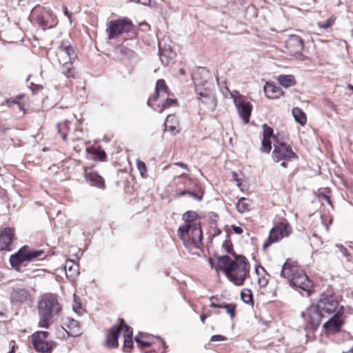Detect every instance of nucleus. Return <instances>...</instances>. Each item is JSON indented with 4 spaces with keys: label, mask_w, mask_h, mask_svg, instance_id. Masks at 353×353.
I'll use <instances>...</instances> for the list:
<instances>
[{
    "label": "nucleus",
    "mask_w": 353,
    "mask_h": 353,
    "mask_svg": "<svg viewBox=\"0 0 353 353\" xmlns=\"http://www.w3.org/2000/svg\"><path fill=\"white\" fill-rule=\"evenodd\" d=\"M216 272L223 271L228 280L237 286L243 285L249 274L250 265L246 258L234 253V259L225 254L219 257Z\"/></svg>",
    "instance_id": "obj_1"
},
{
    "label": "nucleus",
    "mask_w": 353,
    "mask_h": 353,
    "mask_svg": "<svg viewBox=\"0 0 353 353\" xmlns=\"http://www.w3.org/2000/svg\"><path fill=\"white\" fill-rule=\"evenodd\" d=\"M62 311L57 296L54 294L43 295L38 301V327L49 328L59 318Z\"/></svg>",
    "instance_id": "obj_2"
},
{
    "label": "nucleus",
    "mask_w": 353,
    "mask_h": 353,
    "mask_svg": "<svg viewBox=\"0 0 353 353\" xmlns=\"http://www.w3.org/2000/svg\"><path fill=\"white\" fill-rule=\"evenodd\" d=\"M281 276L288 279L296 288L308 291L312 286V282L309 279L296 261L288 259L283 265Z\"/></svg>",
    "instance_id": "obj_3"
},
{
    "label": "nucleus",
    "mask_w": 353,
    "mask_h": 353,
    "mask_svg": "<svg viewBox=\"0 0 353 353\" xmlns=\"http://www.w3.org/2000/svg\"><path fill=\"white\" fill-rule=\"evenodd\" d=\"M56 56L59 63L61 65L60 70L67 78H74V71L72 65V60L76 58L72 47L68 42H62L57 50Z\"/></svg>",
    "instance_id": "obj_4"
},
{
    "label": "nucleus",
    "mask_w": 353,
    "mask_h": 353,
    "mask_svg": "<svg viewBox=\"0 0 353 353\" xmlns=\"http://www.w3.org/2000/svg\"><path fill=\"white\" fill-rule=\"evenodd\" d=\"M177 234L188 248L199 247L203 239L201 223L182 225L179 228Z\"/></svg>",
    "instance_id": "obj_5"
},
{
    "label": "nucleus",
    "mask_w": 353,
    "mask_h": 353,
    "mask_svg": "<svg viewBox=\"0 0 353 353\" xmlns=\"http://www.w3.org/2000/svg\"><path fill=\"white\" fill-rule=\"evenodd\" d=\"M43 254L44 252L41 250H34L25 245L10 256V263L14 269L19 271L22 264L28 261H32Z\"/></svg>",
    "instance_id": "obj_6"
},
{
    "label": "nucleus",
    "mask_w": 353,
    "mask_h": 353,
    "mask_svg": "<svg viewBox=\"0 0 353 353\" xmlns=\"http://www.w3.org/2000/svg\"><path fill=\"white\" fill-rule=\"evenodd\" d=\"M316 305L323 316L326 314H335L339 311V301L334 292L331 290L322 292Z\"/></svg>",
    "instance_id": "obj_7"
},
{
    "label": "nucleus",
    "mask_w": 353,
    "mask_h": 353,
    "mask_svg": "<svg viewBox=\"0 0 353 353\" xmlns=\"http://www.w3.org/2000/svg\"><path fill=\"white\" fill-rule=\"evenodd\" d=\"M132 21L127 19H119L110 21L107 23L106 32L109 40L115 39L123 32H129L132 30Z\"/></svg>",
    "instance_id": "obj_8"
},
{
    "label": "nucleus",
    "mask_w": 353,
    "mask_h": 353,
    "mask_svg": "<svg viewBox=\"0 0 353 353\" xmlns=\"http://www.w3.org/2000/svg\"><path fill=\"white\" fill-rule=\"evenodd\" d=\"M32 21L39 26L46 28H52L56 23V18L49 10L40 6L34 7L30 14Z\"/></svg>",
    "instance_id": "obj_9"
},
{
    "label": "nucleus",
    "mask_w": 353,
    "mask_h": 353,
    "mask_svg": "<svg viewBox=\"0 0 353 353\" xmlns=\"http://www.w3.org/2000/svg\"><path fill=\"white\" fill-rule=\"evenodd\" d=\"M49 333L46 331H37L32 335L34 349L39 353H51L54 346L52 341H46Z\"/></svg>",
    "instance_id": "obj_10"
},
{
    "label": "nucleus",
    "mask_w": 353,
    "mask_h": 353,
    "mask_svg": "<svg viewBox=\"0 0 353 353\" xmlns=\"http://www.w3.org/2000/svg\"><path fill=\"white\" fill-rule=\"evenodd\" d=\"M301 316L306 323L305 327L310 330L316 329L322 318L324 317L316 304L307 307L304 312H302Z\"/></svg>",
    "instance_id": "obj_11"
},
{
    "label": "nucleus",
    "mask_w": 353,
    "mask_h": 353,
    "mask_svg": "<svg viewBox=\"0 0 353 353\" xmlns=\"http://www.w3.org/2000/svg\"><path fill=\"white\" fill-rule=\"evenodd\" d=\"M291 232L290 227L286 223H281L271 229L268 239L264 241L263 247L266 249L273 243L277 242Z\"/></svg>",
    "instance_id": "obj_12"
},
{
    "label": "nucleus",
    "mask_w": 353,
    "mask_h": 353,
    "mask_svg": "<svg viewBox=\"0 0 353 353\" xmlns=\"http://www.w3.org/2000/svg\"><path fill=\"white\" fill-rule=\"evenodd\" d=\"M285 48L289 53L296 59L303 60L304 56L303 51L304 49L303 41L298 35H290L285 41Z\"/></svg>",
    "instance_id": "obj_13"
},
{
    "label": "nucleus",
    "mask_w": 353,
    "mask_h": 353,
    "mask_svg": "<svg viewBox=\"0 0 353 353\" xmlns=\"http://www.w3.org/2000/svg\"><path fill=\"white\" fill-rule=\"evenodd\" d=\"M272 157L276 161L290 160L296 157L290 145L279 141H276L274 144Z\"/></svg>",
    "instance_id": "obj_14"
},
{
    "label": "nucleus",
    "mask_w": 353,
    "mask_h": 353,
    "mask_svg": "<svg viewBox=\"0 0 353 353\" xmlns=\"http://www.w3.org/2000/svg\"><path fill=\"white\" fill-rule=\"evenodd\" d=\"M343 323V312L338 311L332 318L323 324V328L327 334H334L341 331Z\"/></svg>",
    "instance_id": "obj_15"
},
{
    "label": "nucleus",
    "mask_w": 353,
    "mask_h": 353,
    "mask_svg": "<svg viewBox=\"0 0 353 353\" xmlns=\"http://www.w3.org/2000/svg\"><path fill=\"white\" fill-rule=\"evenodd\" d=\"M234 103L239 117L243 120L244 123H249L252 110L251 103L237 97H234Z\"/></svg>",
    "instance_id": "obj_16"
},
{
    "label": "nucleus",
    "mask_w": 353,
    "mask_h": 353,
    "mask_svg": "<svg viewBox=\"0 0 353 353\" xmlns=\"http://www.w3.org/2000/svg\"><path fill=\"white\" fill-rule=\"evenodd\" d=\"M196 87L202 85L205 89H208L212 85V77L210 72L202 68L198 73L192 77Z\"/></svg>",
    "instance_id": "obj_17"
},
{
    "label": "nucleus",
    "mask_w": 353,
    "mask_h": 353,
    "mask_svg": "<svg viewBox=\"0 0 353 353\" xmlns=\"http://www.w3.org/2000/svg\"><path fill=\"white\" fill-rule=\"evenodd\" d=\"M14 236L13 230L10 228H5L0 234V250H10Z\"/></svg>",
    "instance_id": "obj_18"
},
{
    "label": "nucleus",
    "mask_w": 353,
    "mask_h": 353,
    "mask_svg": "<svg viewBox=\"0 0 353 353\" xmlns=\"http://www.w3.org/2000/svg\"><path fill=\"white\" fill-rule=\"evenodd\" d=\"M86 181L92 186L104 189L105 183L103 179L97 172H92L88 169H85L84 172Z\"/></svg>",
    "instance_id": "obj_19"
},
{
    "label": "nucleus",
    "mask_w": 353,
    "mask_h": 353,
    "mask_svg": "<svg viewBox=\"0 0 353 353\" xmlns=\"http://www.w3.org/2000/svg\"><path fill=\"white\" fill-rule=\"evenodd\" d=\"M57 129L59 133L61 134L63 140L66 141L68 135L70 134L72 135L71 139H78L80 138V136L81 134V131L75 130L73 133L70 132V128L68 125V121H65L63 123H57Z\"/></svg>",
    "instance_id": "obj_20"
},
{
    "label": "nucleus",
    "mask_w": 353,
    "mask_h": 353,
    "mask_svg": "<svg viewBox=\"0 0 353 353\" xmlns=\"http://www.w3.org/2000/svg\"><path fill=\"white\" fill-rule=\"evenodd\" d=\"M121 331V326H113L108 332L106 345L108 347L111 348H115L118 347V336L119 332Z\"/></svg>",
    "instance_id": "obj_21"
},
{
    "label": "nucleus",
    "mask_w": 353,
    "mask_h": 353,
    "mask_svg": "<svg viewBox=\"0 0 353 353\" xmlns=\"http://www.w3.org/2000/svg\"><path fill=\"white\" fill-rule=\"evenodd\" d=\"M265 96L269 99H279L283 94L281 88L272 83L267 82L263 87Z\"/></svg>",
    "instance_id": "obj_22"
},
{
    "label": "nucleus",
    "mask_w": 353,
    "mask_h": 353,
    "mask_svg": "<svg viewBox=\"0 0 353 353\" xmlns=\"http://www.w3.org/2000/svg\"><path fill=\"white\" fill-rule=\"evenodd\" d=\"M63 269L67 278L71 280L74 279L79 274V265L72 260H66L63 265Z\"/></svg>",
    "instance_id": "obj_23"
},
{
    "label": "nucleus",
    "mask_w": 353,
    "mask_h": 353,
    "mask_svg": "<svg viewBox=\"0 0 353 353\" xmlns=\"http://www.w3.org/2000/svg\"><path fill=\"white\" fill-rule=\"evenodd\" d=\"M159 52L160 60L163 65H168L174 56V53L171 50L170 48L163 49L161 44L159 46Z\"/></svg>",
    "instance_id": "obj_24"
},
{
    "label": "nucleus",
    "mask_w": 353,
    "mask_h": 353,
    "mask_svg": "<svg viewBox=\"0 0 353 353\" xmlns=\"http://www.w3.org/2000/svg\"><path fill=\"white\" fill-rule=\"evenodd\" d=\"M29 293L27 290L23 288L14 289L11 294L12 301L23 303L29 299Z\"/></svg>",
    "instance_id": "obj_25"
},
{
    "label": "nucleus",
    "mask_w": 353,
    "mask_h": 353,
    "mask_svg": "<svg viewBox=\"0 0 353 353\" xmlns=\"http://www.w3.org/2000/svg\"><path fill=\"white\" fill-rule=\"evenodd\" d=\"M277 80L280 85L285 88L290 87L296 83L295 79L293 75L281 74L277 77Z\"/></svg>",
    "instance_id": "obj_26"
},
{
    "label": "nucleus",
    "mask_w": 353,
    "mask_h": 353,
    "mask_svg": "<svg viewBox=\"0 0 353 353\" xmlns=\"http://www.w3.org/2000/svg\"><path fill=\"white\" fill-rule=\"evenodd\" d=\"M250 201L249 199L241 197L239 199L236 204V210L240 213H244L250 210Z\"/></svg>",
    "instance_id": "obj_27"
},
{
    "label": "nucleus",
    "mask_w": 353,
    "mask_h": 353,
    "mask_svg": "<svg viewBox=\"0 0 353 353\" xmlns=\"http://www.w3.org/2000/svg\"><path fill=\"white\" fill-rule=\"evenodd\" d=\"M199 214L194 211H187L183 215V220L185 222V224L190 223H201L197 221Z\"/></svg>",
    "instance_id": "obj_28"
},
{
    "label": "nucleus",
    "mask_w": 353,
    "mask_h": 353,
    "mask_svg": "<svg viewBox=\"0 0 353 353\" xmlns=\"http://www.w3.org/2000/svg\"><path fill=\"white\" fill-rule=\"evenodd\" d=\"M210 307L216 308H225L226 312L228 313L232 319L235 316V306L233 305H229L227 303L214 304L211 300Z\"/></svg>",
    "instance_id": "obj_29"
},
{
    "label": "nucleus",
    "mask_w": 353,
    "mask_h": 353,
    "mask_svg": "<svg viewBox=\"0 0 353 353\" xmlns=\"http://www.w3.org/2000/svg\"><path fill=\"white\" fill-rule=\"evenodd\" d=\"M292 114L294 117V119L301 125H304L306 123V115L300 108H294L292 109Z\"/></svg>",
    "instance_id": "obj_30"
},
{
    "label": "nucleus",
    "mask_w": 353,
    "mask_h": 353,
    "mask_svg": "<svg viewBox=\"0 0 353 353\" xmlns=\"http://www.w3.org/2000/svg\"><path fill=\"white\" fill-rule=\"evenodd\" d=\"M22 97H17L14 99H8L6 100V105L10 107L14 108V106L16 105L17 109L20 111H22L23 113L25 112L24 105L21 102V99Z\"/></svg>",
    "instance_id": "obj_31"
},
{
    "label": "nucleus",
    "mask_w": 353,
    "mask_h": 353,
    "mask_svg": "<svg viewBox=\"0 0 353 353\" xmlns=\"http://www.w3.org/2000/svg\"><path fill=\"white\" fill-rule=\"evenodd\" d=\"M176 99L166 98L161 105H158L156 108H154V110L162 112L164 109L170 106H176Z\"/></svg>",
    "instance_id": "obj_32"
},
{
    "label": "nucleus",
    "mask_w": 353,
    "mask_h": 353,
    "mask_svg": "<svg viewBox=\"0 0 353 353\" xmlns=\"http://www.w3.org/2000/svg\"><path fill=\"white\" fill-rule=\"evenodd\" d=\"M242 301L247 304H253L252 292L248 289H245L241 294Z\"/></svg>",
    "instance_id": "obj_33"
},
{
    "label": "nucleus",
    "mask_w": 353,
    "mask_h": 353,
    "mask_svg": "<svg viewBox=\"0 0 353 353\" xmlns=\"http://www.w3.org/2000/svg\"><path fill=\"white\" fill-rule=\"evenodd\" d=\"M136 164H137V168L141 177L144 178V179L146 178L147 168H146L145 163L143 161H141L140 159H137Z\"/></svg>",
    "instance_id": "obj_34"
},
{
    "label": "nucleus",
    "mask_w": 353,
    "mask_h": 353,
    "mask_svg": "<svg viewBox=\"0 0 353 353\" xmlns=\"http://www.w3.org/2000/svg\"><path fill=\"white\" fill-rule=\"evenodd\" d=\"M168 87L163 79H159L156 83L155 90L156 91L160 92L164 95L167 94Z\"/></svg>",
    "instance_id": "obj_35"
},
{
    "label": "nucleus",
    "mask_w": 353,
    "mask_h": 353,
    "mask_svg": "<svg viewBox=\"0 0 353 353\" xmlns=\"http://www.w3.org/2000/svg\"><path fill=\"white\" fill-rule=\"evenodd\" d=\"M232 243L230 239H226L222 244V249L228 254H230L234 256V252L232 249Z\"/></svg>",
    "instance_id": "obj_36"
},
{
    "label": "nucleus",
    "mask_w": 353,
    "mask_h": 353,
    "mask_svg": "<svg viewBox=\"0 0 353 353\" xmlns=\"http://www.w3.org/2000/svg\"><path fill=\"white\" fill-rule=\"evenodd\" d=\"M272 149L270 139L263 138L261 150L263 152L269 153Z\"/></svg>",
    "instance_id": "obj_37"
},
{
    "label": "nucleus",
    "mask_w": 353,
    "mask_h": 353,
    "mask_svg": "<svg viewBox=\"0 0 353 353\" xmlns=\"http://www.w3.org/2000/svg\"><path fill=\"white\" fill-rule=\"evenodd\" d=\"M335 19H336V17H331L330 19H328L325 22H319L318 26L323 29H327L334 24Z\"/></svg>",
    "instance_id": "obj_38"
},
{
    "label": "nucleus",
    "mask_w": 353,
    "mask_h": 353,
    "mask_svg": "<svg viewBox=\"0 0 353 353\" xmlns=\"http://www.w3.org/2000/svg\"><path fill=\"white\" fill-rule=\"evenodd\" d=\"M263 138H264V139H270V138L272 137H273L272 128L269 127L267 124L265 123L263 125Z\"/></svg>",
    "instance_id": "obj_39"
},
{
    "label": "nucleus",
    "mask_w": 353,
    "mask_h": 353,
    "mask_svg": "<svg viewBox=\"0 0 353 353\" xmlns=\"http://www.w3.org/2000/svg\"><path fill=\"white\" fill-rule=\"evenodd\" d=\"M121 324L119 326L121 327V330H124V334L123 335H128V336H132V329L125 324L124 320L123 319H120Z\"/></svg>",
    "instance_id": "obj_40"
},
{
    "label": "nucleus",
    "mask_w": 353,
    "mask_h": 353,
    "mask_svg": "<svg viewBox=\"0 0 353 353\" xmlns=\"http://www.w3.org/2000/svg\"><path fill=\"white\" fill-rule=\"evenodd\" d=\"M165 95H164L163 94H162L161 92H158V91H156L154 92V93L153 94L152 97L151 98H149V99L148 100V105L152 108L154 109V107L153 105H152L151 102L152 101H157L158 98L159 97H164Z\"/></svg>",
    "instance_id": "obj_41"
},
{
    "label": "nucleus",
    "mask_w": 353,
    "mask_h": 353,
    "mask_svg": "<svg viewBox=\"0 0 353 353\" xmlns=\"http://www.w3.org/2000/svg\"><path fill=\"white\" fill-rule=\"evenodd\" d=\"M124 341L123 345L125 347L130 348L133 345L132 336L123 335Z\"/></svg>",
    "instance_id": "obj_42"
},
{
    "label": "nucleus",
    "mask_w": 353,
    "mask_h": 353,
    "mask_svg": "<svg viewBox=\"0 0 353 353\" xmlns=\"http://www.w3.org/2000/svg\"><path fill=\"white\" fill-rule=\"evenodd\" d=\"M134 341L137 343L141 347H147L150 346V343L148 341H142L139 336H136L134 338Z\"/></svg>",
    "instance_id": "obj_43"
},
{
    "label": "nucleus",
    "mask_w": 353,
    "mask_h": 353,
    "mask_svg": "<svg viewBox=\"0 0 353 353\" xmlns=\"http://www.w3.org/2000/svg\"><path fill=\"white\" fill-rule=\"evenodd\" d=\"M186 194H189L190 196L193 197L194 199H195L198 201H200L202 199V196H199L196 194H195L194 192H192L190 190H184V191L180 192V195H185Z\"/></svg>",
    "instance_id": "obj_44"
},
{
    "label": "nucleus",
    "mask_w": 353,
    "mask_h": 353,
    "mask_svg": "<svg viewBox=\"0 0 353 353\" xmlns=\"http://www.w3.org/2000/svg\"><path fill=\"white\" fill-rule=\"evenodd\" d=\"M174 119H175V117L174 115H171V114L168 115V117L165 119V123H164L165 130H167L168 128V125L170 123V125L174 124Z\"/></svg>",
    "instance_id": "obj_45"
},
{
    "label": "nucleus",
    "mask_w": 353,
    "mask_h": 353,
    "mask_svg": "<svg viewBox=\"0 0 353 353\" xmlns=\"http://www.w3.org/2000/svg\"><path fill=\"white\" fill-rule=\"evenodd\" d=\"M226 340V338L224 336L222 335H213L211 337L210 341L215 342V341H223Z\"/></svg>",
    "instance_id": "obj_46"
},
{
    "label": "nucleus",
    "mask_w": 353,
    "mask_h": 353,
    "mask_svg": "<svg viewBox=\"0 0 353 353\" xmlns=\"http://www.w3.org/2000/svg\"><path fill=\"white\" fill-rule=\"evenodd\" d=\"M336 247L339 248V251L341 254L344 256H346L347 258L348 254L347 252V250L345 247H343L342 245H337Z\"/></svg>",
    "instance_id": "obj_47"
},
{
    "label": "nucleus",
    "mask_w": 353,
    "mask_h": 353,
    "mask_svg": "<svg viewBox=\"0 0 353 353\" xmlns=\"http://www.w3.org/2000/svg\"><path fill=\"white\" fill-rule=\"evenodd\" d=\"M268 279L265 277L258 279V283L261 287H265L268 284Z\"/></svg>",
    "instance_id": "obj_48"
},
{
    "label": "nucleus",
    "mask_w": 353,
    "mask_h": 353,
    "mask_svg": "<svg viewBox=\"0 0 353 353\" xmlns=\"http://www.w3.org/2000/svg\"><path fill=\"white\" fill-rule=\"evenodd\" d=\"M232 229L236 234H241L243 233V229L239 226L232 225Z\"/></svg>",
    "instance_id": "obj_49"
},
{
    "label": "nucleus",
    "mask_w": 353,
    "mask_h": 353,
    "mask_svg": "<svg viewBox=\"0 0 353 353\" xmlns=\"http://www.w3.org/2000/svg\"><path fill=\"white\" fill-rule=\"evenodd\" d=\"M173 165H178V166H180L181 168L186 170H188V167L186 164L183 163H181V162H177V163H174Z\"/></svg>",
    "instance_id": "obj_50"
},
{
    "label": "nucleus",
    "mask_w": 353,
    "mask_h": 353,
    "mask_svg": "<svg viewBox=\"0 0 353 353\" xmlns=\"http://www.w3.org/2000/svg\"><path fill=\"white\" fill-rule=\"evenodd\" d=\"M168 128L170 132L172 133L173 134H175L176 132H179V130H176V127L174 125H168Z\"/></svg>",
    "instance_id": "obj_51"
},
{
    "label": "nucleus",
    "mask_w": 353,
    "mask_h": 353,
    "mask_svg": "<svg viewBox=\"0 0 353 353\" xmlns=\"http://www.w3.org/2000/svg\"><path fill=\"white\" fill-rule=\"evenodd\" d=\"M63 12L65 16L68 17V19L70 21L71 14L69 13L68 8L66 6L63 7Z\"/></svg>",
    "instance_id": "obj_52"
},
{
    "label": "nucleus",
    "mask_w": 353,
    "mask_h": 353,
    "mask_svg": "<svg viewBox=\"0 0 353 353\" xmlns=\"http://www.w3.org/2000/svg\"><path fill=\"white\" fill-rule=\"evenodd\" d=\"M69 323H70V324L68 325V327H70V326L71 327H76L77 325V323H78L77 321H74L73 319L70 320Z\"/></svg>",
    "instance_id": "obj_53"
},
{
    "label": "nucleus",
    "mask_w": 353,
    "mask_h": 353,
    "mask_svg": "<svg viewBox=\"0 0 353 353\" xmlns=\"http://www.w3.org/2000/svg\"><path fill=\"white\" fill-rule=\"evenodd\" d=\"M199 95L201 97H203L206 99H210V96L208 94L205 93V92H200L199 93Z\"/></svg>",
    "instance_id": "obj_54"
},
{
    "label": "nucleus",
    "mask_w": 353,
    "mask_h": 353,
    "mask_svg": "<svg viewBox=\"0 0 353 353\" xmlns=\"http://www.w3.org/2000/svg\"><path fill=\"white\" fill-rule=\"evenodd\" d=\"M99 156L101 157V158H104L106 157V154L105 152L102 150V151H100L99 153Z\"/></svg>",
    "instance_id": "obj_55"
},
{
    "label": "nucleus",
    "mask_w": 353,
    "mask_h": 353,
    "mask_svg": "<svg viewBox=\"0 0 353 353\" xmlns=\"http://www.w3.org/2000/svg\"><path fill=\"white\" fill-rule=\"evenodd\" d=\"M209 263L210 264L212 268H214L215 269L218 266V264L216 265H214V263L212 261V259H209Z\"/></svg>",
    "instance_id": "obj_56"
},
{
    "label": "nucleus",
    "mask_w": 353,
    "mask_h": 353,
    "mask_svg": "<svg viewBox=\"0 0 353 353\" xmlns=\"http://www.w3.org/2000/svg\"><path fill=\"white\" fill-rule=\"evenodd\" d=\"M200 319H201V321H202L203 323H204V322H205V319H206V316H205V315H204V314H202V315H201Z\"/></svg>",
    "instance_id": "obj_57"
},
{
    "label": "nucleus",
    "mask_w": 353,
    "mask_h": 353,
    "mask_svg": "<svg viewBox=\"0 0 353 353\" xmlns=\"http://www.w3.org/2000/svg\"><path fill=\"white\" fill-rule=\"evenodd\" d=\"M347 88L349 90H352V91L353 92V85H352V84L348 83V84L347 85Z\"/></svg>",
    "instance_id": "obj_58"
},
{
    "label": "nucleus",
    "mask_w": 353,
    "mask_h": 353,
    "mask_svg": "<svg viewBox=\"0 0 353 353\" xmlns=\"http://www.w3.org/2000/svg\"><path fill=\"white\" fill-rule=\"evenodd\" d=\"M179 73L182 75H184L185 74V71L183 68H180Z\"/></svg>",
    "instance_id": "obj_59"
},
{
    "label": "nucleus",
    "mask_w": 353,
    "mask_h": 353,
    "mask_svg": "<svg viewBox=\"0 0 353 353\" xmlns=\"http://www.w3.org/2000/svg\"><path fill=\"white\" fill-rule=\"evenodd\" d=\"M15 347L14 345H12L11 350L8 352H12V353H14L15 352V350H14Z\"/></svg>",
    "instance_id": "obj_60"
},
{
    "label": "nucleus",
    "mask_w": 353,
    "mask_h": 353,
    "mask_svg": "<svg viewBox=\"0 0 353 353\" xmlns=\"http://www.w3.org/2000/svg\"><path fill=\"white\" fill-rule=\"evenodd\" d=\"M179 176L183 177V178H187L188 177V176L186 174H183V173L181 174Z\"/></svg>",
    "instance_id": "obj_61"
},
{
    "label": "nucleus",
    "mask_w": 353,
    "mask_h": 353,
    "mask_svg": "<svg viewBox=\"0 0 353 353\" xmlns=\"http://www.w3.org/2000/svg\"><path fill=\"white\" fill-rule=\"evenodd\" d=\"M281 165H282L283 167H285H285L287 166V163H286V162H285V161H283V162H282V163H281Z\"/></svg>",
    "instance_id": "obj_62"
},
{
    "label": "nucleus",
    "mask_w": 353,
    "mask_h": 353,
    "mask_svg": "<svg viewBox=\"0 0 353 353\" xmlns=\"http://www.w3.org/2000/svg\"><path fill=\"white\" fill-rule=\"evenodd\" d=\"M217 216H218L217 214H216L215 213H212L211 218H216Z\"/></svg>",
    "instance_id": "obj_63"
},
{
    "label": "nucleus",
    "mask_w": 353,
    "mask_h": 353,
    "mask_svg": "<svg viewBox=\"0 0 353 353\" xmlns=\"http://www.w3.org/2000/svg\"><path fill=\"white\" fill-rule=\"evenodd\" d=\"M343 353H353V349H351V350H348L347 352H343Z\"/></svg>",
    "instance_id": "obj_64"
}]
</instances>
